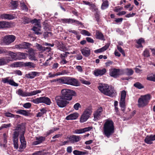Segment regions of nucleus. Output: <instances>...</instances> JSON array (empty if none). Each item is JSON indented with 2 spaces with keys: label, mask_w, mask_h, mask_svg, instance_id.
<instances>
[{
  "label": "nucleus",
  "mask_w": 155,
  "mask_h": 155,
  "mask_svg": "<svg viewBox=\"0 0 155 155\" xmlns=\"http://www.w3.org/2000/svg\"><path fill=\"white\" fill-rule=\"evenodd\" d=\"M25 128L23 124L18 125L16 129L14 130L13 134V143L14 148L17 149L18 148V136L20 135V140L21 144L19 147V151H22L26 147V142L25 141L24 135L25 132Z\"/></svg>",
  "instance_id": "obj_1"
},
{
  "label": "nucleus",
  "mask_w": 155,
  "mask_h": 155,
  "mask_svg": "<svg viewBox=\"0 0 155 155\" xmlns=\"http://www.w3.org/2000/svg\"><path fill=\"white\" fill-rule=\"evenodd\" d=\"M114 132V123L111 120L107 119L104 121L103 127V134L109 138Z\"/></svg>",
  "instance_id": "obj_2"
},
{
  "label": "nucleus",
  "mask_w": 155,
  "mask_h": 155,
  "mask_svg": "<svg viewBox=\"0 0 155 155\" xmlns=\"http://www.w3.org/2000/svg\"><path fill=\"white\" fill-rule=\"evenodd\" d=\"M151 98L149 94L142 95L138 99V106L139 107H143L147 106Z\"/></svg>",
  "instance_id": "obj_3"
},
{
  "label": "nucleus",
  "mask_w": 155,
  "mask_h": 155,
  "mask_svg": "<svg viewBox=\"0 0 155 155\" xmlns=\"http://www.w3.org/2000/svg\"><path fill=\"white\" fill-rule=\"evenodd\" d=\"M61 96L65 100L69 101L72 99L73 96H76V94L74 91L69 89H65L61 91Z\"/></svg>",
  "instance_id": "obj_4"
},
{
  "label": "nucleus",
  "mask_w": 155,
  "mask_h": 155,
  "mask_svg": "<svg viewBox=\"0 0 155 155\" xmlns=\"http://www.w3.org/2000/svg\"><path fill=\"white\" fill-rule=\"evenodd\" d=\"M57 105L61 108L66 107L69 102L67 100L64 99L61 96H57L55 98Z\"/></svg>",
  "instance_id": "obj_5"
},
{
  "label": "nucleus",
  "mask_w": 155,
  "mask_h": 155,
  "mask_svg": "<svg viewBox=\"0 0 155 155\" xmlns=\"http://www.w3.org/2000/svg\"><path fill=\"white\" fill-rule=\"evenodd\" d=\"M41 92V90H38L33 91L30 92H25L21 89H19L17 91V93L18 95L21 96L27 97L34 95Z\"/></svg>",
  "instance_id": "obj_6"
},
{
  "label": "nucleus",
  "mask_w": 155,
  "mask_h": 155,
  "mask_svg": "<svg viewBox=\"0 0 155 155\" xmlns=\"http://www.w3.org/2000/svg\"><path fill=\"white\" fill-rule=\"evenodd\" d=\"M31 101L35 104L44 103L47 105H50L51 103L50 99L49 98L45 97L36 98L33 99Z\"/></svg>",
  "instance_id": "obj_7"
},
{
  "label": "nucleus",
  "mask_w": 155,
  "mask_h": 155,
  "mask_svg": "<svg viewBox=\"0 0 155 155\" xmlns=\"http://www.w3.org/2000/svg\"><path fill=\"white\" fill-rule=\"evenodd\" d=\"M92 112V109L91 108L86 109L81 115L80 122L84 123L90 117Z\"/></svg>",
  "instance_id": "obj_8"
},
{
  "label": "nucleus",
  "mask_w": 155,
  "mask_h": 155,
  "mask_svg": "<svg viewBox=\"0 0 155 155\" xmlns=\"http://www.w3.org/2000/svg\"><path fill=\"white\" fill-rule=\"evenodd\" d=\"M126 94V92L125 90H123L121 92V97L120 104L122 110H124L125 108V98Z\"/></svg>",
  "instance_id": "obj_9"
},
{
  "label": "nucleus",
  "mask_w": 155,
  "mask_h": 155,
  "mask_svg": "<svg viewBox=\"0 0 155 155\" xmlns=\"http://www.w3.org/2000/svg\"><path fill=\"white\" fill-rule=\"evenodd\" d=\"M15 37L13 35H6L3 39L4 42L6 45H9L13 42L15 39Z\"/></svg>",
  "instance_id": "obj_10"
},
{
  "label": "nucleus",
  "mask_w": 155,
  "mask_h": 155,
  "mask_svg": "<svg viewBox=\"0 0 155 155\" xmlns=\"http://www.w3.org/2000/svg\"><path fill=\"white\" fill-rule=\"evenodd\" d=\"M9 77H7L5 78H2V81L4 83H8L9 84L14 86H18V84L15 82L13 80L10 79Z\"/></svg>",
  "instance_id": "obj_11"
},
{
  "label": "nucleus",
  "mask_w": 155,
  "mask_h": 155,
  "mask_svg": "<svg viewBox=\"0 0 155 155\" xmlns=\"http://www.w3.org/2000/svg\"><path fill=\"white\" fill-rule=\"evenodd\" d=\"M109 74L112 77L117 78L120 74V70L114 68H112L110 70Z\"/></svg>",
  "instance_id": "obj_12"
},
{
  "label": "nucleus",
  "mask_w": 155,
  "mask_h": 155,
  "mask_svg": "<svg viewBox=\"0 0 155 155\" xmlns=\"http://www.w3.org/2000/svg\"><path fill=\"white\" fill-rule=\"evenodd\" d=\"M103 109L101 107H100L94 114V119L95 120H99L101 118V115L102 114Z\"/></svg>",
  "instance_id": "obj_13"
},
{
  "label": "nucleus",
  "mask_w": 155,
  "mask_h": 155,
  "mask_svg": "<svg viewBox=\"0 0 155 155\" xmlns=\"http://www.w3.org/2000/svg\"><path fill=\"white\" fill-rule=\"evenodd\" d=\"M106 72V70L105 68L97 69L94 70V74L96 76H98L104 74Z\"/></svg>",
  "instance_id": "obj_14"
},
{
  "label": "nucleus",
  "mask_w": 155,
  "mask_h": 155,
  "mask_svg": "<svg viewBox=\"0 0 155 155\" xmlns=\"http://www.w3.org/2000/svg\"><path fill=\"white\" fill-rule=\"evenodd\" d=\"M109 87V85L107 84L100 83L98 87V88L102 93L104 94L105 93L107 94V92L105 91L106 89Z\"/></svg>",
  "instance_id": "obj_15"
},
{
  "label": "nucleus",
  "mask_w": 155,
  "mask_h": 155,
  "mask_svg": "<svg viewBox=\"0 0 155 155\" xmlns=\"http://www.w3.org/2000/svg\"><path fill=\"white\" fill-rule=\"evenodd\" d=\"M66 83V84H67L76 86L78 84V81L74 78L69 77H67Z\"/></svg>",
  "instance_id": "obj_16"
},
{
  "label": "nucleus",
  "mask_w": 155,
  "mask_h": 155,
  "mask_svg": "<svg viewBox=\"0 0 155 155\" xmlns=\"http://www.w3.org/2000/svg\"><path fill=\"white\" fill-rule=\"evenodd\" d=\"M107 94H104L106 95L109 96L110 97H113L114 94L115 90L114 89V88L111 86H109V87H107V88L106 89L105 91Z\"/></svg>",
  "instance_id": "obj_17"
},
{
  "label": "nucleus",
  "mask_w": 155,
  "mask_h": 155,
  "mask_svg": "<svg viewBox=\"0 0 155 155\" xmlns=\"http://www.w3.org/2000/svg\"><path fill=\"white\" fill-rule=\"evenodd\" d=\"M155 140V135L147 136L144 139V142L148 144L153 143V141Z\"/></svg>",
  "instance_id": "obj_18"
},
{
  "label": "nucleus",
  "mask_w": 155,
  "mask_h": 155,
  "mask_svg": "<svg viewBox=\"0 0 155 155\" xmlns=\"http://www.w3.org/2000/svg\"><path fill=\"white\" fill-rule=\"evenodd\" d=\"M69 139L70 141L72 143H74L75 142H77L79 141L81 139V137L79 136H76L73 135L70 136Z\"/></svg>",
  "instance_id": "obj_19"
},
{
  "label": "nucleus",
  "mask_w": 155,
  "mask_h": 155,
  "mask_svg": "<svg viewBox=\"0 0 155 155\" xmlns=\"http://www.w3.org/2000/svg\"><path fill=\"white\" fill-rule=\"evenodd\" d=\"M29 52L28 58L31 61L37 60V59L35 56V51L32 49H31L29 50Z\"/></svg>",
  "instance_id": "obj_20"
},
{
  "label": "nucleus",
  "mask_w": 155,
  "mask_h": 155,
  "mask_svg": "<svg viewBox=\"0 0 155 155\" xmlns=\"http://www.w3.org/2000/svg\"><path fill=\"white\" fill-rule=\"evenodd\" d=\"M81 51L83 55L85 57H88L90 54L91 50L87 48H83Z\"/></svg>",
  "instance_id": "obj_21"
},
{
  "label": "nucleus",
  "mask_w": 155,
  "mask_h": 155,
  "mask_svg": "<svg viewBox=\"0 0 155 155\" xmlns=\"http://www.w3.org/2000/svg\"><path fill=\"white\" fill-rule=\"evenodd\" d=\"M8 54L9 55L10 57H7L5 58H10L11 61H13L14 60H17V54L11 51H8Z\"/></svg>",
  "instance_id": "obj_22"
},
{
  "label": "nucleus",
  "mask_w": 155,
  "mask_h": 155,
  "mask_svg": "<svg viewBox=\"0 0 155 155\" xmlns=\"http://www.w3.org/2000/svg\"><path fill=\"white\" fill-rule=\"evenodd\" d=\"M36 140L32 143V145H35L41 143L45 140V138L42 137H35Z\"/></svg>",
  "instance_id": "obj_23"
},
{
  "label": "nucleus",
  "mask_w": 155,
  "mask_h": 155,
  "mask_svg": "<svg viewBox=\"0 0 155 155\" xmlns=\"http://www.w3.org/2000/svg\"><path fill=\"white\" fill-rule=\"evenodd\" d=\"M79 116V114L77 113H75L68 116L66 118L67 120H73L76 119Z\"/></svg>",
  "instance_id": "obj_24"
},
{
  "label": "nucleus",
  "mask_w": 155,
  "mask_h": 155,
  "mask_svg": "<svg viewBox=\"0 0 155 155\" xmlns=\"http://www.w3.org/2000/svg\"><path fill=\"white\" fill-rule=\"evenodd\" d=\"M11 61L9 58L4 57L0 59V66L6 64Z\"/></svg>",
  "instance_id": "obj_25"
},
{
  "label": "nucleus",
  "mask_w": 155,
  "mask_h": 155,
  "mask_svg": "<svg viewBox=\"0 0 155 155\" xmlns=\"http://www.w3.org/2000/svg\"><path fill=\"white\" fill-rule=\"evenodd\" d=\"M1 18L3 19L12 20L14 18V16L11 14H4L2 15Z\"/></svg>",
  "instance_id": "obj_26"
},
{
  "label": "nucleus",
  "mask_w": 155,
  "mask_h": 155,
  "mask_svg": "<svg viewBox=\"0 0 155 155\" xmlns=\"http://www.w3.org/2000/svg\"><path fill=\"white\" fill-rule=\"evenodd\" d=\"M16 112L17 114H21L25 116H28L29 114V113L28 110H18Z\"/></svg>",
  "instance_id": "obj_27"
},
{
  "label": "nucleus",
  "mask_w": 155,
  "mask_h": 155,
  "mask_svg": "<svg viewBox=\"0 0 155 155\" xmlns=\"http://www.w3.org/2000/svg\"><path fill=\"white\" fill-rule=\"evenodd\" d=\"M109 46V44H107L102 48L95 50L94 52L96 53L103 52L107 49Z\"/></svg>",
  "instance_id": "obj_28"
},
{
  "label": "nucleus",
  "mask_w": 155,
  "mask_h": 155,
  "mask_svg": "<svg viewBox=\"0 0 155 155\" xmlns=\"http://www.w3.org/2000/svg\"><path fill=\"white\" fill-rule=\"evenodd\" d=\"M39 74L40 73L37 72H31L27 74L26 76L28 78H33L36 76H38Z\"/></svg>",
  "instance_id": "obj_29"
},
{
  "label": "nucleus",
  "mask_w": 155,
  "mask_h": 155,
  "mask_svg": "<svg viewBox=\"0 0 155 155\" xmlns=\"http://www.w3.org/2000/svg\"><path fill=\"white\" fill-rule=\"evenodd\" d=\"M136 42L138 44V45H136V47L139 48L143 47L142 44L144 43L145 41L143 38H141L138 40H136Z\"/></svg>",
  "instance_id": "obj_30"
},
{
  "label": "nucleus",
  "mask_w": 155,
  "mask_h": 155,
  "mask_svg": "<svg viewBox=\"0 0 155 155\" xmlns=\"http://www.w3.org/2000/svg\"><path fill=\"white\" fill-rule=\"evenodd\" d=\"M10 26V23L8 22L2 21H0V28H9Z\"/></svg>",
  "instance_id": "obj_31"
},
{
  "label": "nucleus",
  "mask_w": 155,
  "mask_h": 155,
  "mask_svg": "<svg viewBox=\"0 0 155 155\" xmlns=\"http://www.w3.org/2000/svg\"><path fill=\"white\" fill-rule=\"evenodd\" d=\"M27 54L26 53L18 52L17 54V60H21L22 59H25L26 58Z\"/></svg>",
  "instance_id": "obj_32"
},
{
  "label": "nucleus",
  "mask_w": 155,
  "mask_h": 155,
  "mask_svg": "<svg viewBox=\"0 0 155 155\" xmlns=\"http://www.w3.org/2000/svg\"><path fill=\"white\" fill-rule=\"evenodd\" d=\"M96 38L97 39L100 40H105L104 35L102 33L99 31H96Z\"/></svg>",
  "instance_id": "obj_33"
},
{
  "label": "nucleus",
  "mask_w": 155,
  "mask_h": 155,
  "mask_svg": "<svg viewBox=\"0 0 155 155\" xmlns=\"http://www.w3.org/2000/svg\"><path fill=\"white\" fill-rule=\"evenodd\" d=\"M37 27L34 26L32 30L35 32V34L37 35H41L42 33L39 31H41V26L39 25V26H37Z\"/></svg>",
  "instance_id": "obj_34"
},
{
  "label": "nucleus",
  "mask_w": 155,
  "mask_h": 155,
  "mask_svg": "<svg viewBox=\"0 0 155 155\" xmlns=\"http://www.w3.org/2000/svg\"><path fill=\"white\" fill-rule=\"evenodd\" d=\"M23 65L25 67H28L30 68H35V64L34 63L28 62L25 63L23 64Z\"/></svg>",
  "instance_id": "obj_35"
},
{
  "label": "nucleus",
  "mask_w": 155,
  "mask_h": 155,
  "mask_svg": "<svg viewBox=\"0 0 155 155\" xmlns=\"http://www.w3.org/2000/svg\"><path fill=\"white\" fill-rule=\"evenodd\" d=\"M147 79L149 81L155 82V73L149 74L147 76Z\"/></svg>",
  "instance_id": "obj_36"
},
{
  "label": "nucleus",
  "mask_w": 155,
  "mask_h": 155,
  "mask_svg": "<svg viewBox=\"0 0 155 155\" xmlns=\"http://www.w3.org/2000/svg\"><path fill=\"white\" fill-rule=\"evenodd\" d=\"M10 7L13 9H15L17 8L18 5V2L16 1H12L10 2Z\"/></svg>",
  "instance_id": "obj_37"
},
{
  "label": "nucleus",
  "mask_w": 155,
  "mask_h": 155,
  "mask_svg": "<svg viewBox=\"0 0 155 155\" xmlns=\"http://www.w3.org/2000/svg\"><path fill=\"white\" fill-rule=\"evenodd\" d=\"M40 112H39L37 114V117H41L46 113L45 108H43L40 110Z\"/></svg>",
  "instance_id": "obj_38"
},
{
  "label": "nucleus",
  "mask_w": 155,
  "mask_h": 155,
  "mask_svg": "<svg viewBox=\"0 0 155 155\" xmlns=\"http://www.w3.org/2000/svg\"><path fill=\"white\" fill-rule=\"evenodd\" d=\"M108 2L107 1H104V2H103V3L102 4L101 6V9L102 10L105 9L108 7Z\"/></svg>",
  "instance_id": "obj_39"
},
{
  "label": "nucleus",
  "mask_w": 155,
  "mask_h": 155,
  "mask_svg": "<svg viewBox=\"0 0 155 155\" xmlns=\"http://www.w3.org/2000/svg\"><path fill=\"white\" fill-rule=\"evenodd\" d=\"M36 47L39 51H45V47L38 44H36Z\"/></svg>",
  "instance_id": "obj_40"
},
{
  "label": "nucleus",
  "mask_w": 155,
  "mask_h": 155,
  "mask_svg": "<svg viewBox=\"0 0 155 155\" xmlns=\"http://www.w3.org/2000/svg\"><path fill=\"white\" fill-rule=\"evenodd\" d=\"M73 153L75 155H84L86 153L85 152L79 151L77 150H74L73 151Z\"/></svg>",
  "instance_id": "obj_41"
},
{
  "label": "nucleus",
  "mask_w": 155,
  "mask_h": 155,
  "mask_svg": "<svg viewBox=\"0 0 155 155\" xmlns=\"http://www.w3.org/2000/svg\"><path fill=\"white\" fill-rule=\"evenodd\" d=\"M67 77H63L61 78H59V83L66 84Z\"/></svg>",
  "instance_id": "obj_42"
},
{
  "label": "nucleus",
  "mask_w": 155,
  "mask_h": 155,
  "mask_svg": "<svg viewBox=\"0 0 155 155\" xmlns=\"http://www.w3.org/2000/svg\"><path fill=\"white\" fill-rule=\"evenodd\" d=\"M125 72L128 75H131L134 73V71L131 69L127 68L125 70Z\"/></svg>",
  "instance_id": "obj_43"
},
{
  "label": "nucleus",
  "mask_w": 155,
  "mask_h": 155,
  "mask_svg": "<svg viewBox=\"0 0 155 155\" xmlns=\"http://www.w3.org/2000/svg\"><path fill=\"white\" fill-rule=\"evenodd\" d=\"M21 8L25 11L27 12L28 10V8L24 2L21 3Z\"/></svg>",
  "instance_id": "obj_44"
},
{
  "label": "nucleus",
  "mask_w": 155,
  "mask_h": 155,
  "mask_svg": "<svg viewBox=\"0 0 155 155\" xmlns=\"http://www.w3.org/2000/svg\"><path fill=\"white\" fill-rule=\"evenodd\" d=\"M81 33L82 35L87 36H90L91 35V34L87 31L85 30H81Z\"/></svg>",
  "instance_id": "obj_45"
},
{
  "label": "nucleus",
  "mask_w": 155,
  "mask_h": 155,
  "mask_svg": "<svg viewBox=\"0 0 155 155\" xmlns=\"http://www.w3.org/2000/svg\"><path fill=\"white\" fill-rule=\"evenodd\" d=\"M134 87L139 89H141L144 87L142 84L139 82L136 83L134 84Z\"/></svg>",
  "instance_id": "obj_46"
},
{
  "label": "nucleus",
  "mask_w": 155,
  "mask_h": 155,
  "mask_svg": "<svg viewBox=\"0 0 155 155\" xmlns=\"http://www.w3.org/2000/svg\"><path fill=\"white\" fill-rule=\"evenodd\" d=\"M23 49H27L30 46V44L28 43L24 42L21 44Z\"/></svg>",
  "instance_id": "obj_47"
},
{
  "label": "nucleus",
  "mask_w": 155,
  "mask_h": 155,
  "mask_svg": "<svg viewBox=\"0 0 155 155\" xmlns=\"http://www.w3.org/2000/svg\"><path fill=\"white\" fill-rule=\"evenodd\" d=\"M57 130L58 129L57 128H53L52 129L49 130L46 132V135L48 136L50 134L53 133L54 131Z\"/></svg>",
  "instance_id": "obj_48"
},
{
  "label": "nucleus",
  "mask_w": 155,
  "mask_h": 155,
  "mask_svg": "<svg viewBox=\"0 0 155 155\" xmlns=\"http://www.w3.org/2000/svg\"><path fill=\"white\" fill-rule=\"evenodd\" d=\"M143 55L145 57H148L150 56L149 51L146 49L143 51Z\"/></svg>",
  "instance_id": "obj_49"
},
{
  "label": "nucleus",
  "mask_w": 155,
  "mask_h": 155,
  "mask_svg": "<svg viewBox=\"0 0 155 155\" xmlns=\"http://www.w3.org/2000/svg\"><path fill=\"white\" fill-rule=\"evenodd\" d=\"M5 116L7 117H15V115L8 112H6L5 113Z\"/></svg>",
  "instance_id": "obj_50"
},
{
  "label": "nucleus",
  "mask_w": 155,
  "mask_h": 155,
  "mask_svg": "<svg viewBox=\"0 0 155 155\" xmlns=\"http://www.w3.org/2000/svg\"><path fill=\"white\" fill-rule=\"evenodd\" d=\"M81 107V106L79 103L75 104L74 106V108L76 110H78L79 108Z\"/></svg>",
  "instance_id": "obj_51"
},
{
  "label": "nucleus",
  "mask_w": 155,
  "mask_h": 155,
  "mask_svg": "<svg viewBox=\"0 0 155 155\" xmlns=\"http://www.w3.org/2000/svg\"><path fill=\"white\" fill-rule=\"evenodd\" d=\"M74 133L76 134H81L84 133V132L83 129H82L76 130L74 131Z\"/></svg>",
  "instance_id": "obj_52"
},
{
  "label": "nucleus",
  "mask_w": 155,
  "mask_h": 155,
  "mask_svg": "<svg viewBox=\"0 0 155 155\" xmlns=\"http://www.w3.org/2000/svg\"><path fill=\"white\" fill-rule=\"evenodd\" d=\"M93 129L92 127H87L84 128L83 129L84 133L86 132L89 131Z\"/></svg>",
  "instance_id": "obj_53"
},
{
  "label": "nucleus",
  "mask_w": 155,
  "mask_h": 155,
  "mask_svg": "<svg viewBox=\"0 0 155 155\" xmlns=\"http://www.w3.org/2000/svg\"><path fill=\"white\" fill-rule=\"evenodd\" d=\"M83 3L85 5H88L90 6H91V7L93 8H94L95 7V5L93 4H91L88 1H83Z\"/></svg>",
  "instance_id": "obj_54"
},
{
  "label": "nucleus",
  "mask_w": 155,
  "mask_h": 155,
  "mask_svg": "<svg viewBox=\"0 0 155 155\" xmlns=\"http://www.w3.org/2000/svg\"><path fill=\"white\" fill-rule=\"evenodd\" d=\"M31 106V104L29 102L25 103L23 105V107L26 108H29Z\"/></svg>",
  "instance_id": "obj_55"
},
{
  "label": "nucleus",
  "mask_w": 155,
  "mask_h": 155,
  "mask_svg": "<svg viewBox=\"0 0 155 155\" xmlns=\"http://www.w3.org/2000/svg\"><path fill=\"white\" fill-rule=\"evenodd\" d=\"M8 136L7 134L6 133H4L3 134V141L4 143L5 144L7 142V137Z\"/></svg>",
  "instance_id": "obj_56"
},
{
  "label": "nucleus",
  "mask_w": 155,
  "mask_h": 155,
  "mask_svg": "<svg viewBox=\"0 0 155 155\" xmlns=\"http://www.w3.org/2000/svg\"><path fill=\"white\" fill-rule=\"evenodd\" d=\"M69 54V53L68 52H65L64 53L61 54L60 55V57L62 58H64L67 57V54Z\"/></svg>",
  "instance_id": "obj_57"
},
{
  "label": "nucleus",
  "mask_w": 155,
  "mask_h": 155,
  "mask_svg": "<svg viewBox=\"0 0 155 155\" xmlns=\"http://www.w3.org/2000/svg\"><path fill=\"white\" fill-rule=\"evenodd\" d=\"M117 48L118 50V51L120 52H121L122 54H123V55L124 56H125V53L124 52V51L123 50V49H122V48L120 47H119V46H117Z\"/></svg>",
  "instance_id": "obj_58"
},
{
  "label": "nucleus",
  "mask_w": 155,
  "mask_h": 155,
  "mask_svg": "<svg viewBox=\"0 0 155 155\" xmlns=\"http://www.w3.org/2000/svg\"><path fill=\"white\" fill-rule=\"evenodd\" d=\"M31 22L33 23H35V25L36 26H39L40 25V23L38 21V20L36 18L34 19V20L31 21Z\"/></svg>",
  "instance_id": "obj_59"
},
{
  "label": "nucleus",
  "mask_w": 155,
  "mask_h": 155,
  "mask_svg": "<svg viewBox=\"0 0 155 155\" xmlns=\"http://www.w3.org/2000/svg\"><path fill=\"white\" fill-rule=\"evenodd\" d=\"M69 19L65 18V19H61L60 21L62 22L63 23H68L69 22Z\"/></svg>",
  "instance_id": "obj_60"
},
{
  "label": "nucleus",
  "mask_w": 155,
  "mask_h": 155,
  "mask_svg": "<svg viewBox=\"0 0 155 155\" xmlns=\"http://www.w3.org/2000/svg\"><path fill=\"white\" fill-rule=\"evenodd\" d=\"M67 151L68 153H71L72 151V147L71 146H69L67 148Z\"/></svg>",
  "instance_id": "obj_61"
},
{
  "label": "nucleus",
  "mask_w": 155,
  "mask_h": 155,
  "mask_svg": "<svg viewBox=\"0 0 155 155\" xmlns=\"http://www.w3.org/2000/svg\"><path fill=\"white\" fill-rule=\"evenodd\" d=\"M86 39L87 42L91 43H93L94 42V40L91 38L90 37H87Z\"/></svg>",
  "instance_id": "obj_62"
},
{
  "label": "nucleus",
  "mask_w": 155,
  "mask_h": 155,
  "mask_svg": "<svg viewBox=\"0 0 155 155\" xmlns=\"http://www.w3.org/2000/svg\"><path fill=\"white\" fill-rule=\"evenodd\" d=\"M62 135L61 134H58L52 137L53 139L55 138H58L59 137H61L62 136Z\"/></svg>",
  "instance_id": "obj_63"
},
{
  "label": "nucleus",
  "mask_w": 155,
  "mask_h": 155,
  "mask_svg": "<svg viewBox=\"0 0 155 155\" xmlns=\"http://www.w3.org/2000/svg\"><path fill=\"white\" fill-rule=\"evenodd\" d=\"M135 13H132V14H128L125 15V17L127 18H130L136 15Z\"/></svg>",
  "instance_id": "obj_64"
}]
</instances>
